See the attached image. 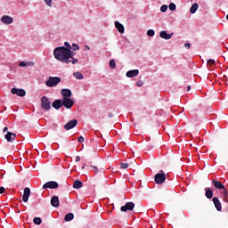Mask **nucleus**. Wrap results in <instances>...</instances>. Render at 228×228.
<instances>
[{
  "label": "nucleus",
  "instance_id": "1",
  "mask_svg": "<svg viewBox=\"0 0 228 228\" xmlns=\"http://www.w3.org/2000/svg\"><path fill=\"white\" fill-rule=\"evenodd\" d=\"M70 48H67L65 46H59L54 49L53 56L55 60H58L61 63L69 64V58H70Z\"/></svg>",
  "mask_w": 228,
  "mask_h": 228
},
{
  "label": "nucleus",
  "instance_id": "2",
  "mask_svg": "<svg viewBox=\"0 0 228 228\" xmlns=\"http://www.w3.org/2000/svg\"><path fill=\"white\" fill-rule=\"evenodd\" d=\"M61 83V78L59 77H49L48 80L45 82V85L49 88H53V86H58Z\"/></svg>",
  "mask_w": 228,
  "mask_h": 228
},
{
  "label": "nucleus",
  "instance_id": "3",
  "mask_svg": "<svg viewBox=\"0 0 228 228\" xmlns=\"http://www.w3.org/2000/svg\"><path fill=\"white\" fill-rule=\"evenodd\" d=\"M154 181L156 184H163L167 181V175L164 174L163 170H160V173L155 175Z\"/></svg>",
  "mask_w": 228,
  "mask_h": 228
},
{
  "label": "nucleus",
  "instance_id": "4",
  "mask_svg": "<svg viewBox=\"0 0 228 228\" xmlns=\"http://www.w3.org/2000/svg\"><path fill=\"white\" fill-rule=\"evenodd\" d=\"M41 108L42 110H45V111H49V110H51V101H49L47 96H43L41 98Z\"/></svg>",
  "mask_w": 228,
  "mask_h": 228
},
{
  "label": "nucleus",
  "instance_id": "5",
  "mask_svg": "<svg viewBox=\"0 0 228 228\" xmlns=\"http://www.w3.org/2000/svg\"><path fill=\"white\" fill-rule=\"evenodd\" d=\"M134 209V203L133 202H126L125 206H122L120 208V211H123L124 213H127V211H133Z\"/></svg>",
  "mask_w": 228,
  "mask_h": 228
},
{
  "label": "nucleus",
  "instance_id": "6",
  "mask_svg": "<svg viewBox=\"0 0 228 228\" xmlns=\"http://www.w3.org/2000/svg\"><path fill=\"white\" fill-rule=\"evenodd\" d=\"M62 106H65L67 110H70L74 106V101L70 98L62 97Z\"/></svg>",
  "mask_w": 228,
  "mask_h": 228
},
{
  "label": "nucleus",
  "instance_id": "7",
  "mask_svg": "<svg viewBox=\"0 0 228 228\" xmlns=\"http://www.w3.org/2000/svg\"><path fill=\"white\" fill-rule=\"evenodd\" d=\"M11 94H12L13 95H18L19 97H24V95H26V91L24 89L13 87L11 90Z\"/></svg>",
  "mask_w": 228,
  "mask_h": 228
},
{
  "label": "nucleus",
  "instance_id": "8",
  "mask_svg": "<svg viewBox=\"0 0 228 228\" xmlns=\"http://www.w3.org/2000/svg\"><path fill=\"white\" fill-rule=\"evenodd\" d=\"M76 126H77V119H72L64 126V129L66 131H70V129H74Z\"/></svg>",
  "mask_w": 228,
  "mask_h": 228
},
{
  "label": "nucleus",
  "instance_id": "9",
  "mask_svg": "<svg viewBox=\"0 0 228 228\" xmlns=\"http://www.w3.org/2000/svg\"><path fill=\"white\" fill-rule=\"evenodd\" d=\"M59 184L58 183L54 181L47 182L43 185L44 190H46V188H50V190H56L58 188Z\"/></svg>",
  "mask_w": 228,
  "mask_h": 228
},
{
  "label": "nucleus",
  "instance_id": "10",
  "mask_svg": "<svg viewBox=\"0 0 228 228\" xmlns=\"http://www.w3.org/2000/svg\"><path fill=\"white\" fill-rule=\"evenodd\" d=\"M30 195H31V190L28 187H26L23 191V196H22L23 202H28V200H29Z\"/></svg>",
  "mask_w": 228,
  "mask_h": 228
},
{
  "label": "nucleus",
  "instance_id": "11",
  "mask_svg": "<svg viewBox=\"0 0 228 228\" xmlns=\"http://www.w3.org/2000/svg\"><path fill=\"white\" fill-rule=\"evenodd\" d=\"M16 136H17V134H13L12 132H7V134H5V140L7 142L13 143V142H15Z\"/></svg>",
  "mask_w": 228,
  "mask_h": 228
},
{
  "label": "nucleus",
  "instance_id": "12",
  "mask_svg": "<svg viewBox=\"0 0 228 228\" xmlns=\"http://www.w3.org/2000/svg\"><path fill=\"white\" fill-rule=\"evenodd\" d=\"M212 184L216 190H224L225 186L218 180H212Z\"/></svg>",
  "mask_w": 228,
  "mask_h": 228
},
{
  "label": "nucleus",
  "instance_id": "13",
  "mask_svg": "<svg viewBox=\"0 0 228 228\" xmlns=\"http://www.w3.org/2000/svg\"><path fill=\"white\" fill-rule=\"evenodd\" d=\"M69 63H72L73 65H76V63H78L79 60L74 58V51L69 49Z\"/></svg>",
  "mask_w": 228,
  "mask_h": 228
},
{
  "label": "nucleus",
  "instance_id": "14",
  "mask_svg": "<svg viewBox=\"0 0 228 228\" xmlns=\"http://www.w3.org/2000/svg\"><path fill=\"white\" fill-rule=\"evenodd\" d=\"M172 35H174V33L168 34V33H167L166 30H162L159 33L160 38H164V40H170V38H172Z\"/></svg>",
  "mask_w": 228,
  "mask_h": 228
},
{
  "label": "nucleus",
  "instance_id": "15",
  "mask_svg": "<svg viewBox=\"0 0 228 228\" xmlns=\"http://www.w3.org/2000/svg\"><path fill=\"white\" fill-rule=\"evenodd\" d=\"M212 200L216 209H217L218 211H222V203H220V200H218V198L216 197H214Z\"/></svg>",
  "mask_w": 228,
  "mask_h": 228
},
{
  "label": "nucleus",
  "instance_id": "16",
  "mask_svg": "<svg viewBox=\"0 0 228 228\" xmlns=\"http://www.w3.org/2000/svg\"><path fill=\"white\" fill-rule=\"evenodd\" d=\"M51 205L53 208H60V199L58 196H53L51 200Z\"/></svg>",
  "mask_w": 228,
  "mask_h": 228
},
{
  "label": "nucleus",
  "instance_id": "17",
  "mask_svg": "<svg viewBox=\"0 0 228 228\" xmlns=\"http://www.w3.org/2000/svg\"><path fill=\"white\" fill-rule=\"evenodd\" d=\"M3 24H12L13 22V18L8 16V15H4L1 19Z\"/></svg>",
  "mask_w": 228,
  "mask_h": 228
},
{
  "label": "nucleus",
  "instance_id": "18",
  "mask_svg": "<svg viewBox=\"0 0 228 228\" xmlns=\"http://www.w3.org/2000/svg\"><path fill=\"white\" fill-rule=\"evenodd\" d=\"M53 108H54L55 110H60V108H61V106H63V102L61 101V99L60 100H55L53 103H52Z\"/></svg>",
  "mask_w": 228,
  "mask_h": 228
},
{
  "label": "nucleus",
  "instance_id": "19",
  "mask_svg": "<svg viewBox=\"0 0 228 228\" xmlns=\"http://www.w3.org/2000/svg\"><path fill=\"white\" fill-rule=\"evenodd\" d=\"M138 74H140V70L132 69L126 72V77H135V76H138Z\"/></svg>",
  "mask_w": 228,
  "mask_h": 228
},
{
  "label": "nucleus",
  "instance_id": "20",
  "mask_svg": "<svg viewBox=\"0 0 228 228\" xmlns=\"http://www.w3.org/2000/svg\"><path fill=\"white\" fill-rule=\"evenodd\" d=\"M62 97H66L69 99V97H72V92L69 89H62L61 92Z\"/></svg>",
  "mask_w": 228,
  "mask_h": 228
},
{
  "label": "nucleus",
  "instance_id": "21",
  "mask_svg": "<svg viewBox=\"0 0 228 228\" xmlns=\"http://www.w3.org/2000/svg\"><path fill=\"white\" fill-rule=\"evenodd\" d=\"M115 26L119 33H124L125 28L124 25H122V23L115 21Z\"/></svg>",
  "mask_w": 228,
  "mask_h": 228
},
{
  "label": "nucleus",
  "instance_id": "22",
  "mask_svg": "<svg viewBox=\"0 0 228 228\" xmlns=\"http://www.w3.org/2000/svg\"><path fill=\"white\" fill-rule=\"evenodd\" d=\"M73 188L75 190H79V188H83V182L77 180L73 183Z\"/></svg>",
  "mask_w": 228,
  "mask_h": 228
},
{
  "label": "nucleus",
  "instance_id": "23",
  "mask_svg": "<svg viewBox=\"0 0 228 228\" xmlns=\"http://www.w3.org/2000/svg\"><path fill=\"white\" fill-rule=\"evenodd\" d=\"M205 195L207 199H213V191L209 187L205 188Z\"/></svg>",
  "mask_w": 228,
  "mask_h": 228
},
{
  "label": "nucleus",
  "instance_id": "24",
  "mask_svg": "<svg viewBox=\"0 0 228 228\" xmlns=\"http://www.w3.org/2000/svg\"><path fill=\"white\" fill-rule=\"evenodd\" d=\"M65 222H70L71 220H74V214L69 213L64 217Z\"/></svg>",
  "mask_w": 228,
  "mask_h": 228
},
{
  "label": "nucleus",
  "instance_id": "25",
  "mask_svg": "<svg viewBox=\"0 0 228 228\" xmlns=\"http://www.w3.org/2000/svg\"><path fill=\"white\" fill-rule=\"evenodd\" d=\"M74 77H76V79H85V76H83V74H81V72L76 71L73 73Z\"/></svg>",
  "mask_w": 228,
  "mask_h": 228
},
{
  "label": "nucleus",
  "instance_id": "26",
  "mask_svg": "<svg viewBox=\"0 0 228 228\" xmlns=\"http://www.w3.org/2000/svg\"><path fill=\"white\" fill-rule=\"evenodd\" d=\"M197 10H199V4H194L191 5V7L190 9V12L195 13V12H197Z\"/></svg>",
  "mask_w": 228,
  "mask_h": 228
},
{
  "label": "nucleus",
  "instance_id": "27",
  "mask_svg": "<svg viewBox=\"0 0 228 228\" xmlns=\"http://www.w3.org/2000/svg\"><path fill=\"white\" fill-rule=\"evenodd\" d=\"M223 197H224V202H228V200H227V197H228V192H227V190L224 188V189H223Z\"/></svg>",
  "mask_w": 228,
  "mask_h": 228
},
{
  "label": "nucleus",
  "instance_id": "28",
  "mask_svg": "<svg viewBox=\"0 0 228 228\" xmlns=\"http://www.w3.org/2000/svg\"><path fill=\"white\" fill-rule=\"evenodd\" d=\"M33 222H34V224H35L36 225H40V224H42V218H40V217H35V218L33 219Z\"/></svg>",
  "mask_w": 228,
  "mask_h": 228
},
{
  "label": "nucleus",
  "instance_id": "29",
  "mask_svg": "<svg viewBox=\"0 0 228 228\" xmlns=\"http://www.w3.org/2000/svg\"><path fill=\"white\" fill-rule=\"evenodd\" d=\"M207 63L208 67H213L214 65H216V61H215V60L213 59L208 60Z\"/></svg>",
  "mask_w": 228,
  "mask_h": 228
},
{
  "label": "nucleus",
  "instance_id": "30",
  "mask_svg": "<svg viewBox=\"0 0 228 228\" xmlns=\"http://www.w3.org/2000/svg\"><path fill=\"white\" fill-rule=\"evenodd\" d=\"M110 69H115L117 67V62H115V60H110Z\"/></svg>",
  "mask_w": 228,
  "mask_h": 228
},
{
  "label": "nucleus",
  "instance_id": "31",
  "mask_svg": "<svg viewBox=\"0 0 228 228\" xmlns=\"http://www.w3.org/2000/svg\"><path fill=\"white\" fill-rule=\"evenodd\" d=\"M167 10H168V5L164 4L160 7V12H162V13H165V12H167Z\"/></svg>",
  "mask_w": 228,
  "mask_h": 228
},
{
  "label": "nucleus",
  "instance_id": "32",
  "mask_svg": "<svg viewBox=\"0 0 228 228\" xmlns=\"http://www.w3.org/2000/svg\"><path fill=\"white\" fill-rule=\"evenodd\" d=\"M175 8H176L175 4L171 3V4H169V10H170L171 12H175Z\"/></svg>",
  "mask_w": 228,
  "mask_h": 228
},
{
  "label": "nucleus",
  "instance_id": "33",
  "mask_svg": "<svg viewBox=\"0 0 228 228\" xmlns=\"http://www.w3.org/2000/svg\"><path fill=\"white\" fill-rule=\"evenodd\" d=\"M147 35L148 37H154V29H149Z\"/></svg>",
  "mask_w": 228,
  "mask_h": 228
},
{
  "label": "nucleus",
  "instance_id": "34",
  "mask_svg": "<svg viewBox=\"0 0 228 228\" xmlns=\"http://www.w3.org/2000/svg\"><path fill=\"white\" fill-rule=\"evenodd\" d=\"M128 167H129V164H127V163H121L120 164V168L126 169V168H128Z\"/></svg>",
  "mask_w": 228,
  "mask_h": 228
},
{
  "label": "nucleus",
  "instance_id": "35",
  "mask_svg": "<svg viewBox=\"0 0 228 228\" xmlns=\"http://www.w3.org/2000/svg\"><path fill=\"white\" fill-rule=\"evenodd\" d=\"M72 49H73V51H79V45H77L76 44H73L72 45Z\"/></svg>",
  "mask_w": 228,
  "mask_h": 228
},
{
  "label": "nucleus",
  "instance_id": "36",
  "mask_svg": "<svg viewBox=\"0 0 228 228\" xmlns=\"http://www.w3.org/2000/svg\"><path fill=\"white\" fill-rule=\"evenodd\" d=\"M48 6H53V0H44Z\"/></svg>",
  "mask_w": 228,
  "mask_h": 228
},
{
  "label": "nucleus",
  "instance_id": "37",
  "mask_svg": "<svg viewBox=\"0 0 228 228\" xmlns=\"http://www.w3.org/2000/svg\"><path fill=\"white\" fill-rule=\"evenodd\" d=\"M64 45H65L66 49H72V46H70V44L69 42H65Z\"/></svg>",
  "mask_w": 228,
  "mask_h": 228
},
{
  "label": "nucleus",
  "instance_id": "38",
  "mask_svg": "<svg viewBox=\"0 0 228 228\" xmlns=\"http://www.w3.org/2000/svg\"><path fill=\"white\" fill-rule=\"evenodd\" d=\"M93 170L94 171V174H99V168H97V167L95 166H91Z\"/></svg>",
  "mask_w": 228,
  "mask_h": 228
},
{
  "label": "nucleus",
  "instance_id": "39",
  "mask_svg": "<svg viewBox=\"0 0 228 228\" xmlns=\"http://www.w3.org/2000/svg\"><path fill=\"white\" fill-rule=\"evenodd\" d=\"M77 142L79 143H83V142H85V137H83V136L78 137Z\"/></svg>",
  "mask_w": 228,
  "mask_h": 228
},
{
  "label": "nucleus",
  "instance_id": "40",
  "mask_svg": "<svg viewBox=\"0 0 228 228\" xmlns=\"http://www.w3.org/2000/svg\"><path fill=\"white\" fill-rule=\"evenodd\" d=\"M28 66V63L24 62V61H21L19 63V67H27Z\"/></svg>",
  "mask_w": 228,
  "mask_h": 228
},
{
  "label": "nucleus",
  "instance_id": "41",
  "mask_svg": "<svg viewBox=\"0 0 228 228\" xmlns=\"http://www.w3.org/2000/svg\"><path fill=\"white\" fill-rule=\"evenodd\" d=\"M184 47H185L186 49H190V47H191V45L189 43H185V44H184Z\"/></svg>",
  "mask_w": 228,
  "mask_h": 228
},
{
  "label": "nucleus",
  "instance_id": "42",
  "mask_svg": "<svg viewBox=\"0 0 228 228\" xmlns=\"http://www.w3.org/2000/svg\"><path fill=\"white\" fill-rule=\"evenodd\" d=\"M4 191H5L4 187H0V193L3 194L4 193Z\"/></svg>",
  "mask_w": 228,
  "mask_h": 228
},
{
  "label": "nucleus",
  "instance_id": "43",
  "mask_svg": "<svg viewBox=\"0 0 228 228\" xmlns=\"http://www.w3.org/2000/svg\"><path fill=\"white\" fill-rule=\"evenodd\" d=\"M75 161H77V162H79V161H81V157H79V156H77V157H76V159H75Z\"/></svg>",
  "mask_w": 228,
  "mask_h": 228
},
{
  "label": "nucleus",
  "instance_id": "44",
  "mask_svg": "<svg viewBox=\"0 0 228 228\" xmlns=\"http://www.w3.org/2000/svg\"><path fill=\"white\" fill-rule=\"evenodd\" d=\"M190 90H191V86H189L187 87V92H190Z\"/></svg>",
  "mask_w": 228,
  "mask_h": 228
},
{
  "label": "nucleus",
  "instance_id": "45",
  "mask_svg": "<svg viewBox=\"0 0 228 228\" xmlns=\"http://www.w3.org/2000/svg\"><path fill=\"white\" fill-rule=\"evenodd\" d=\"M6 131H8V127H4V133H6Z\"/></svg>",
  "mask_w": 228,
  "mask_h": 228
},
{
  "label": "nucleus",
  "instance_id": "46",
  "mask_svg": "<svg viewBox=\"0 0 228 228\" xmlns=\"http://www.w3.org/2000/svg\"><path fill=\"white\" fill-rule=\"evenodd\" d=\"M113 117V115L110 113L109 114V118H111Z\"/></svg>",
  "mask_w": 228,
  "mask_h": 228
},
{
  "label": "nucleus",
  "instance_id": "47",
  "mask_svg": "<svg viewBox=\"0 0 228 228\" xmlns=\"http://www.w3.org/2000/svg\"><path fill=\"white\" fill-rule=\"evenodd\" d=\"M137 86H142V85H140V84H137Z\"/></svg>",
  "mask_w": 228,
  "mask_h": 228
},
{
  "label": "nucleus",
  "instance_id": "48",
  "mask_svg": "<svg viewBox=\"0 0 228 228\" xmlns=\"http://www.w3.org/2000/svg\"><path fill=\"white\" fill-rule=\"evenodd\" d=\"M137 86H142V85H140V84H137Z\"/></svg>",
  "mask_w": 228,
  "mask_h": 228
},
{
  "label": "nucleus",
  "instance_id": "49",
  "mask_svg": "<svg viewBox=\"0 0 228 228\" xmlns=\"http://www.w3.org/2000/svg\"><path fill=\"white\" fill-rule=\"evenodd\" d=\"M226 19H227V20H228V14L226 15Z\"/></svg>",
  "mask_w": 228,
  "mask_h": 228
},
{
  "label": "nucleus",
  "instance_id": "50",
  "mask_svg": "<svg viewBox=\"0 0 228 228\" xmlns=\"http://www.w3.org/2000/svg\"><path fill=\"white\" fill-rule=\"evenodd\" d=\"M82 169H85V166L82 167Z\"/></svg>",
  "mask_w": 228,
  "mask_h": 228
},
{
  "label": "nucleus",
  "instance_id": "51",
  "mask_svg": "<svg viewBox=\"0 0 228 228\" xmlns=\"http://www.w3.org/2000/svg\"><path fill=\"white\" fill-rule=\"evenodd\" d=\"M87 49H88V51H89L90 47H89V46H87Z\"/></svg>",
  "mask_w": 228,
  "mask_h": 228
}]
</instances>
